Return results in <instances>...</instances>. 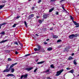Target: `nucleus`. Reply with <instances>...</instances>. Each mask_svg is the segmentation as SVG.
<instances>
[{
    "mask_svg": "<svg viewBox=\"0 0 79 79\" xmlns=\"http://www.w3.org/2000/svg\"><path fill=\"white\" fill-rule=\"evenodd\" d=\"M64 71V70L63 69H62L60 70L59 71H58L57 72L56 74V76H58L59 75H60L61 74V73H62V72Z\"/></svg>",
    "mask_w": 79,
    "mask_h": 79,
    "instance_id": "1",
    "label": "nucleus"
},
{
    "mask_svg": "<svg viewBox=\"0 0 79 79\" xmlns=\"http://www.w3.org/2000/svg\"><path fill=\"white\" fill-rule=\"evenodd\" d=\"M73 23L74 25H75L76 26H79V23H77V22L76 21H74V20H73Z\"/></svg>",
    "mask_w": 79,
    "mask_h": 79,
    "instance_id": "2",
    "label": "nucleus"
},
{
    "mask_svg": "<svg viewBox=\"0 0 79 79\" xmlns=\"http://www.w3.org/2000/svg\"><path fill=\"white\" fill-rule=\"evenodd\" d=\"M10 69H6L3 71V73H5V72H9V71H10Z\"/></svg>",
    "mask_w": 79,
    "mask_h": 79,
    "instance_id": "3",
    "label": "nucleus"
},
{
    "mask_svg": "<svg viewBox=\"0 0 79 79\" xmlns=\"http://www.w3.org/2000/svg\"><path fill=\"white\" fill-rule=\"evenodd\" d=\"M33 69V68L32 67H31L30 68H26L25 69L26 70H27V71H31V70L32 69Z\"/></svg>",
    "mask_w": 79,
    "mask_h": 79,
    "instance_id": "4",
    "label": "nucleus"
},
{
    "mask_svg": "<svg viewBox=\"0 0 79 79\" xmlns=\"http://www.w3.org/2000/svg\"><path fill=\"white\" fill-rule=\"evenodd\" d=\"M7 41H8V40L7 39L5 40H3L2 41L0 42V44H2V43L6 42H7Z\"/></svg>",
    "mask_w": 79,
    "mask_h": 79,
    "instance_id": "5",
    "label": "nucleus"
},
{
    "mask_svg": "<svg viewBox=\"0 0 79 79\" xmlns=\"http://www.w3.org/2000/svg\"><path fill=\"white\" fill-rule=\"evenodd\" d=\"M69 47L68 48H65L64 50V52H66H66H68V51H69Z\"/></svg>",
    "mask_w": 79,
    "mask_h": 79,
    "instance_id": "6",
    "label": "nucleus"
},
{
    "mask_svg": "<svg viewBox=\"0 0 79 79\" xmlns=\"http://www.w3.org/2000/svg\"><path fill=\"white\" fill-rule=\"evenodd\" d=\"M69 38L70 39H73L74 38V36L73 35V34L70 35L69 36Z\"/></svg>",
    "mask_w": 79,
    "mask_h": 79,
    "instance_id": "7",
    "label": "nucleus"
},
{
    "mask_svg": "<svg viewBox=\"0 0 79 79\" xmlns=\"http://www.w3.org/2000/svg\"><path fill=\"white\" fill-rule=\"evenodd\" d=\"M7 77H9L10 76H11L12 77H15V76L14 75H13V74H8V75H7Z\"/></svg>",
    "mask_w": 79,
    "mask_h": 79,
    "instance_id": "8",
    "label": "nucleus"
},
{
    "mask_svg": "<svg viewBox=\"0 0 79 79\" xmlns=\"http://www.w3.org/2000/svg\"><path fill=\"white\" fill-rule=\"evenodd\" d=\"M34 14H31L29 16V19H31L33 17H34Z\"/></svg>",
    "mask_w": 79,
    "mask_h": 79,
    "instance_id": "9",
    "label": "nucleus"
},
{
    "mask_svg": "<svg viewBox=\"0 0 79 79\" xmlns=\"http://www.w3.org/2000/svg\"><path fill=\"white\" fill-rule=\"evenodd\" d=\"M48 16V14H46L43 16V17H44V18L46 19L47 18Z\"/></svg>",
    "mask_w": 79,
    "mask_h": 79,
    "instance_id": "10",
    "label": "nucleus"
},
{
    "mask_svg": "<svg viewBox=\"0 0 79 79\" xmlns=\"http://www.w3.org/2000/svg\"><path fill=\"white\" fill-rule=\"evenodd\" d=\"M44 62H45V61H44L40 62H38L37 63V64H42V63H44Z\"/></svg>",
    "mask_w": 79,
    "mask_h": 79,
    "instance_id": "11",
    "label": "nucleus"
},
{
    "mask_svg": "<svg viewBox=\"0 0 79 79\" xmlns=\"http://www.w3.org/2000/svg\"><path fill=\"white\" fill-rule=\"evenodd\" d=\"M6 24V23H2V24H0V29H1V27L2 26H3V25H5Z\"/></svg>",
    "mask_w": 79,
    "mask_h": 79,
    "instance_id": "12",
    "label": "nucleus"
},
{
    "mask_svg": "<svg viewBox=\"0 0 79 79\" xmlns=\"http://www.w3.org/2000/svg\"><path fill=\"white\" fill-rule=\"evenodd\" d=\"M54 10V8H52V9H50L49 10V12L50 13H51V12H52L53 10Z\"/></svg>",
    "mask_w": 79,
    "mask_h": 79,
    "instance_id": "13",
    "label": "nucleus"
},
{
    "mask_svg": "<svg viewBox=\"0 0 79 79\" xmlns=\"http://www.w3.org/2000/svg\"><path fill=\"white\" fill-rule=\"evenodd\" d=\"M15 66V65H14V64H13L11 65H10V68H9V69H10V70H11V68H13V66Z\"/></svg>",
    "mask_w": 79,
    "mask_h": 79,
    "instance_id": "14",
    "label": "nucleus"
},
{
    "mask_svg": "<svg viewBox=\"0 0 79 79\" xmlns=\"http://www.w3.org/2000/svg\"><path fill=\"white\" fill-rule=\"evenodd\" d=\"M48 51H51L52 50V48L49 47L47 49Z\"/></svg>",
    "mask_w": 79,
    "mask_h": 79,
    "instance_id": "15",
    "label": "nucleus"
},
{
    "mask_svg": "<svg viewBox=\"0 0 79 79\" xmlns=\"http://www.w3.org/2000/svg\"><path fill=\"white\" fill-rule=\"evenodd\" d=\"M4 6H5V5H0V10H1V9H2V8H3V7H4Z\"/></svg>",
    "mask_w": 79,
    "mask_h": 79,
    "instance_id": "16",
    "label": "nucleus"
},
{
    "mask_svg": "<svg viewBox=\"0 0 79 79\" xmlns=\"http://www.w3.org/2000/svg\"><path fill=\"white\" fill-rule=\"evenodd\" d=\"M28 75V74H26L24 75H23L24 78H26V77H27Z\"/></svg>",
    "mask_w": 79,
    "mask_h": 79,
    "instance_id": "17",
    "label": "nucleus"
},
{
    "mask_svg": "<svg viewBox=\"0 0 79 79\" xmlns=\"http://www.w3.org/2000/svg\"><path fill=\"white\" fill-rule=\"evenodd\" d=\"M24 23L25 24V25L26 27H27V22H26V21H25L24 22Z\"/></svg>",
    "mask_w": 79,
    "mask_h": 79,
    "instance_id": "18",
    "label": "nucleus"
},
{
    "mask_svg": "<svg viewBox=\"0 0 79 79\" xmlns=\"http://www.w3.org/2000/svg\"><path fill=\"white\" fill-rule=\"evenodd\" d=\"M14 71H15V69L13 68L11 69V73H14Z\"/></svg>",
    "mask_w": 79,
    "mask_h": 79,
    "instance_id": "19",
    "label": "nucleus"
},
{
    "mask_svg": "<svg viewBox=\"0 0 79 79\" xmlns=\"http://www.w3.org/2000/svg\"><path fill=\"white\" fill-rule=\"evenodd\" d=\"M40 48H41L40 46H38V48H37V49L38 50V51H39V50H40Z\"/></svg>",
    "mask_w": 79,
    "mask_h": 79,
    "instance_id": "20",
    "label": "nucleus"
},
{
    "mask_svg": "<svg viewBox=\"0 0 79 79\" xmlns=\"http://www.w3.org/2000/svg\"><path fill=\"white\" fill-rule=\"evenodd\" d=\"M73 37H77V36H78V34H76L75 35L73 34Z\"/></svg>",
    "mask_w": 79,
    "mask_h": 79,
    "instance_id": "21",
    "label": "nucleus"
},
{
    "mask_svg": "<svg viewBox=\"0 0 79 79\" xmlns=\"http://www.w3.org/2000/svg\"><path fill=\"white\" fill-rule=\"evenodd\" d=\"M50 67L52 68H54L55 67H54V65L53 64H52L50 65Z\"/></svg>",
    "mask_w": 79,
    "mask_h": 79,
    "instance_id": "22",
    "label": "nucleus"
},
{
    "mask_svg": "<svg viewBox=\"0 0 79 79\" xmlns=\"http://www.w3.org/2000/svg\"><path fill=\"white\" fill-rule=\"evenodd\" d=\"M44 21V20H39V22L40 24H42V22Z\"/></svg>",
    "mask_w": 79,
    "mask_h": 79,
    "instance_id": "23",
    "label": "nucleus"
},
{
    "mask_svg": "<svg viewBox=\"0 0 79 79\" xmlns=\"http://www.w3.org/2000/svg\"><path fill=\"white\" fill-rule=\"evenodd\" d=\"M69 73H74V70H70V71L69 72Z\"/></svg>",
    "mask_w": 79,
    "mask_h": 79,
    "instance_id": "24",
    "label": "nucleus"
},
{
    "mask_svg": "<svg viewBox=\"0 0 79 79\" xmlns=\"http://www.w3.org/2000/svg\"><path fill=\"white\" fill-rule=\"evenodd\" d=\"M53 38H58V36L53 35Z\"/></svg>",
    "mask_w": 79,
    "mask_h": 79,
    "instance_id": "25",
    "label": "nucleus"
},
{
    "mask_svg": "<svg viewBox=\"0 0 79 79\" xmlns=\"http://www.w3.org/2000/svg\"><path fill=\"white\" fill-rule=\"evenodd\" d=\"M73 58L72 57H70L69 58L68 60H73Z\"/></svg>",
    "mask_w": 79,
    "mask_h": 79,
    "instance_id": "26",
    "label": "nucleus"
},
{
    "mask_svg": "<svg viewBox=\"0 0 79 79\" xmlns=\"http://www.w3.org/2000/svg\"><path fill=\"white\" fill-rule=\"evenodd\" d=\"M17 24L15 23L12 26L13 27H16V25Z\"/></svg>",
    "mask_w": 79,
    "mask_h": 79,
    "instance_id": "27",
    "label": "nucleus"
},
{
    "mask_svg": "<svg viewBox=\"0 0 79 79\" xmlns=\"http://www.w3.org/2000/svg\"><path fill=\"white\" fill-rule=\"evenodd\" d=\"M61 42V40H57V43H58V42Z\"/></svg>",
    "mask_w": 79,
    "mask_h": 79,
    "instance_id": "28",
    "label": "nucleus"
},
{
    "mask_svg": "<svg viewBox=\"0 0 79 79\" xmlns=\"http://www.w3.org/2000/svg\"><path fill=\"white\" fill-rule=\"evenodd\" d=\"M29 55H31V54H26V55L24 56V57H25V56H29Z\"/></svg>",
    "mask_w": 79,
    "mask_h": 79,
    "instance_id": "29",
    "label": "nucleus"
},
{
    "mask_svg": "<svg viewBox=\"0 0 79 79\" xmlns=\"http://www.w3.org/2000/svg\"><path fill=\"white\" fill-rule=\"evenodd\" d=\"M34 50L35 52H36V51H39V50H38V49H37V48H34Z\"/></svg>",
    "mask_w": 79,
    "mask_h": 79,
    "instance_id": "30",
    "label": "nucleus"
},
{
    "mask_svg": "<svg viewBox=\"0 0 79 79\" xmlns=\"http://www.w3.org/2000/svg\"><path fill=\"white\" fill-rule=\"evenodd\" d=\"M73 63H74V64H75V65H76V64H77V63H76V62L75 60H74L73 61Z\"/></svg>",
    "mask_w": 79,
    "mask_h": 79,
    "instance_id": "31",
    "label": "nucleus"
},
{
    "mask_svg": "<svg viewBox=\"0 0 79 79\" xmlns=\"http://www.w3.org/2000/svg\"><path fill=\"white\" fill-rule=\"evenodd\" d=\"M21 17V16H18L16 17V19H19V18Z\"/></svg>",
    "mask_w": 79,
    "mask_h": 79,
    "instance_id": "32",
    "label": "nucleus"
},
{
    "mask_svg": "<svg viewBox=\"0 0 79 79\" xmlns=\"http://www.w3.org/2000/svg\"><path fill=\"white\" fill-rule=\"evenodd\" d=\"M46 73H49L50 72V70H47L46 71H45Z\"/></svg>",
    "mask_w": 79,
    "mask_h": 79,
    "instance_id": "33",
    "label": "nucleus"
},
{
    "mask_svg": "<svg viewBox=\"0 0 79 79\" xmlns=\"http://www.w3.org/2000/svg\"><path fill=\"white\" fill-rule=\"evenodd\" d=\"M70 19H72V20H74V18L72 17V16H70Z\"/></svg>",
    "mask_w": 79,
    "mask_h": 79,
    "instance_id": "34",
    "label": "nucleus"
},
{
    "mask_svg": "<svg viewBox=\"0 0 79 79\" xmlns=\"http://www.w3.org/2000/svg\"><path fill=\"white\" fill-rule=\"evenodd\" d=\"M14 44L17 45H18V42H14Z\"/></svg>",
    "mask_w": 79,
    "mask_h": 79,
    "instance_id": "35",
    "label": "nucleus"
},
{
    "mask_svg": "<svg viewBox=\"0 0 79 79\" xmlns=\"http://www.w3.org/2000/svg\"><path fill=\"white\" fill-rule=\"evenodd\" d=\"M1 34H2L3 35H5V32L2 31L1 33Z\"/></svg>",
    "mask_w": 79,
    "mask_h": 79,
    "instance_id": "36",
    "label": "nucleus"
},
{
    "mask_svg": "<svg viewBox=\"0 0 79 79\" xmlns=\"http://www.w3.org/2000/svg\"><path fill=\"white\" fill-rule=\"evenodd\" d=\"M50 30L53 31V27H52L50 29Z\"/></svg>",
    "mask_w": 79,
    "mask_h": 79,
    "instance_id": "37",
    "label": "nucleus"
},
{
    "mask_svg": "<svg viewBox=\"0 0 79 79\" xmlns=\"http://www.w3.org/2000/svg\"><path fill=\"white\" fill-rule=\"evenodd\" d=\"M10 66V65H6V69H8V67Z\"/></svg>",
    "mask_w": 79,
    "mask_h": 79,
    "instance_id": "38",
    "label": "nucleus"
},
{
    "mask_svg": "<svg viewBox=\"0 0 79 79\" xmlns=\"http://www.w3.org/2000/svg\"><path fill=\"white\" fill-rule=\"evenodd\" d=\"M37 69H35L34 70V73H35V72L37 71Z\"/></svg>",
    "mask_w": 79,
    "mask_h": 79,
    "instance_id": "39",
    "label": "nucleus"
},
{
    "mask_svg": "<svg viewBox=\"0 0 79 79\" xmlns=\"http://www.w3.org/2000/svg\"><path fill=\"white\" fill-rule=\"evenodd\" d=\"M23 77H24V75H22L20 77L21 79H23Z\"/></svg>",
    "mask_w": 79,
    "mask_h": 79,
    "instance_id": "40",
    "label": "nucleus"
},
{
    "mask_svg": "<svg viewBox=\"0 0 79 79\" xmlns=\"http://www.w3.org/2000/svg\"><path fill=\"white\" fill-rule=\"evenodd\" d=\"M8 60L9 61H11V59L10 58H9L8 59Z\"/></svg>",
    "mask_w": 79,
    "mask_h": 79,
    "instance_id": "41",
    "label": "nucleus"
},
{
    "mask_svg": "<svg viewBox=\"0 0 79 79\" xmlns=\"http://www.w3.org/2000/svg\"><path fill=\"white\" fill-rule=\"evenodd\" d=\"M6 1H5L4 0L2 1V3H6Z\"/></svg>",
    "mask_w": 79,
    "mask_h": 79,
    "instance_id": "42",
    "label": "nucleus"
},
{
    "mask_svg": "<svg viewBox=\"0 0 79 79\" xmlns=\"http://www.w3.org/2000/svg\"><path fill=\"white\" fill-rule=\"evenodd\" d=\"M34 8H35L34 7H32V10H34Z\"/></svg>",
    "mask_w": 79,
    "mask_h": 79,
    "instance_id": "43",
    "label": "nucleus"
},
{
    "mask_svg": "<svg viewBox=\"0 0 79 79\" xmlns=\"http://www.w3.org/2000/svg\"><path fill=\"white\" fill-rule=\"evenodd\" d=\"M62 8L64 10V6H63V5L62 6Z\"/></svg>",
    "mask_w": 79,
    "mask_h": 79,
    "instance_id": "44",
    "label": "nucleus"
},
{
    "mask_svg": "<svg viewBox=\"0 0 79 79\" xmlns=\"http://www.w3.org/2000/svg\"><path fill=\"white\" fill-rule=\"evenodd\" d=\"M40 18V16H36V18H37V19H39V18Z\"/></svg>",
    "mask_w": 79,
    "mask_h": 79,
    "instance_id": "45",
    "label": "nucleus"
},
{
    "mask_svg": "<svg viewBox=\"0 0 79 79\" xmlns=\"http://www.w3.org/2000/svg\"><path fill=\"white\" fill-rule=\"evenodd\" d=\"M41 2V0H39V1H38V3H40V2Z\"/></svg>",
    "mask_w": 79,
    "mask_h": 79,
    "instance_id": "46",
    "label": "nucleus"
},
{
    "mask_svg": "<svg viewBox=\"0 0 79 79\" xmlns=\"http://www.w3.org/2000/svg\"><path fill=\"white\" fill-rule=\"evenodd\" d=\"M15 54L16 55H17V54H18V52L17 51L15 52Z\"/></svg>",
    "mask_w": 79,
    "mask_h": 79,
    "instance_id": "47",
    "label": "nucleus"
},
{
    "mask_svg": "<svg viewBox=\"0 0 79 79\" xmlns=\"http://www.w3.org/2000/svg\"><path fill=\"white\" fill-rule=\"evenodd\" d=\"M6 52L7 53H9L10 52V51L9 50H6Z\"/></svg>",
    "mask_w": 79,
    "mask_h": 79,
    "instance_id": "48",
    "label": "nucleus"
},
{
    "mask_svg": "<svg viewBox=\"0 0 79 79\" xmlns=\"http://www.w3.org/2000/svg\"><path fill=\"white\" fill-rule=\"evenodd\" d=\"M61 46H59L58 47V48H61Z\"/></svg>",
    "mask_w": 79,
    "mask_h": 79,
    "instance_id": "49",
    "label": "nucleus"
},
{
    "mask_svg": "<svg viewBox=\"0 0 79 79\" xmlns=\"http://www.w3.org/2000/svg\"><path fill=\"white\" fill-rule=\"evenodd\" d=\"M56 15H58V12H56Z\"/></svg>",
    "mask_w": 79,
    "mask_h": 79,
    "instance_id": "50",
    "label": "nucleus"
},
{
    "mask_svg": "<svg viewBox=\"0 0 79 79\" xmlns=\"http://www.w3.org/2000/svg\"><path fill=\"white\" fill-rule=\"evenodd\" d=\"M17 63H15V64H14V65L15 66V65H16V64H17Z\"/></svg>",
    "mask_w": 79,
    "mask_h": 79,
    "instance_id": "51",
    "label": "nucleus"
},
{
    "mask_svg": "<svg viewBox=\"0 0 79 79\" xmlns=\"http://www.w3.org/2000/svg\"><path fill=\"white\" fill-rule=\"evenodd\" d=\"M56 0H51V2H54V1H55Z\"/></svg>",
    "mask_w": 79,
    "mask_h": 79,
    "instance_id": "52",
    "label": "nucleus"
},
{
    "mask_svg": "<svg viewBox=\"0 0 79 79\" xmlns=\"http://www.w3.org/2000/svg\"><path fill=\"white\" fill-rule=\"evenodd\" d=\"M66 69H67V70H68V69H69V68H66Z\"/></svg>",
    "mask_w": 79,
    "mask_h": 79,
    "instance_id": "53",
    "label": "nucleus"
},
{
    "mask_svg": "<svg viewBox=\"0 0 79 79\" xmlns=\"http://www.w3.org/2000/svg\"><path fill=\"white\" fill-rule=\"evenodd\" d=\"M44 44H47V43H46V42H45L44 43Z\"/></svg>",
    "mask_w": 79,
    "mask_h": 79,
    "instance_id": "54",
    "label": "nucleus"
},
{
    "mask_svg": "<svg viewBox=\"0 0 79 79\" xmlns=\"http://www.w3.org/2000/svg\"><path fill=\"white\" fill-rule=\"evenodd\" d=\"M79 26H76L75 27H79Z\"/></svg>",
    "mask_w": 79,
    "mask_h": 79,
    "instance_id": "55",
    "label": "nucleus"
},
{
    "mask_svg": "<svg viewBox=\"0 0 79 79\" xmlns=\"http://www.w3.org/2000/svg\"><path fill=\"white\" fill-rule=\"evenodd\" d=\"M20 45L21 46V47H23V44H20Z\"/></svg>",
    "mask_w": 79,
    "mask_h": 79,
    "instance_id": "56",
    "label": "nucleus"
},
{
    "mask_svg": "<svg viewBox=\"0 0 79 79\" xmlns=\"http://www.w3.org/2000/svg\"><path fill=\"white\" fill-rule=\"evenodd\" d=\"M35 35H36V36H39V35L37 34H35Z\"/></svg>",
    "mask_w": 79,
    "mask_h": 79,
    "instance_id": "57",
    "label": "nucleus"
},
{
    "mask_svg": "<svg viewBox=\"0 0 79 79\" xmlns=\"http://www.w3.org/2000/svg\"><path fill=\"white\" fill-rule=\"evenodd\" d=\"M47 41H48V40H49V39H48L46 40Z\"/></svg>",
    "mask_w": 79,
    "mask_h": 79,
    "instance_id": "58",
    "label": "nucleus"
},
{
    "mask_svg": "<svg viewBox=\"0 0 79 79\" xmlns=\"http://www.w3.org/2000/svg\"><path fill=\"white\" fill-rule=\"evenodd\" d=\"M74 55V53H73L72 54V56H73V55Z\"/></svg>",
    "mask_w": 79,
    "mask_h": 79,
    "instance_id": "59",
    "label": "nucleus"
},
{
    "mask_svg": "<svg viewBox=\"0 0 79 79\" xmlns=\"http://www.w3.org/2000/svg\"><path fill=\"white\" fill-rule=\"evenodd\" d=\"M38 60H38V59L36 60V62L38 61Z\"/></svg>",
    "mask_w": 79,
    "mask_h": 79,
    "instance_id": "60",
    "label": "nucleus"
},
{
    "mask_svg": "<svg viewBox=\"0 0 79 79\" xmlns=\"http://www.w3.org/2000/svg\"><path fill=\"white\" fill-rule=\"evenodd\" d=\"M65 12L66 13H68V12H67V11L65 10Z\"/></svg>",
    "mask_w": 79,
    "mask_h": 79,
    "instance_id": "61",
    "label": "nucleus"
},
{
    "mask_svg": "<svg viewBox=\"0 0 79 79\" xmlns=\"http://www.w3.org/2000/svg\"><path fill=\"white\" fill-rule=\"evenodd\" d=\"M63 1H64V0H62L61 1V2H63Z\"/></svg>",
    "mask_w": 79,
    "mask_h": 79,
    "instance_id": "62",
    "label": "nucleus"
},
{
    "mask_svg": "<svg viewBox=\"0 0 79 79\" xmlns=\"http://www.w3.org/2000/svg\"><path fill=\"white\" fill-rule=\"evenodd\" d=\"M77 76V77H78V76H79V75H78Z\"/></svg>",
    "mask_w": 79,
    "mask_h": 79,
    "instance_id": "63",
    "label": "nucleus"
},
{
    "mask_svg": "<svg viewBox=\"0 0 79 79\" xmlns=\"http://www.w3.org/2000/svg\"><path fill=\"white\" fill-rule=\"evenodd\" d=\"M31 54H34V53H32Z\"/></svg>",
    "mask_w": 79,
    "mask_h": 79,
    "instance_id": "64",
    "label": "nucleus"
}]
</instances>
